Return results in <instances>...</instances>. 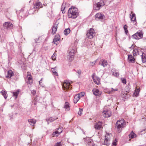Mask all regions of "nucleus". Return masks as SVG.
I'll return each mask as SVG.
<instances>
[{
    "mask_svg": "<svg viewBox=\"0 0 146 146\" xmlns=\"http://www.w3.org/2000/svg\"><path fill=\"white\" fill-rule=\"evenodd\" d=\"M67 55V59L69 62H71L73 60V46L71 44L68 48Z\"/></svg>",
    "mask_w": 146,
    "mask_h": 146,
    "instance_id": "nucleus-2",
    "label": "nucleus"
},
{
    "mask_svg": "<svg viewBox=\"0 0 146 146\" xmlns=\"http://www.w3.org/2000/svg\"><path fill=\"white\" fill-rule=\"evenodd\" d=\"M64 108L66 109L68 111L70 110V107L68 102H65V104L64 106Z\"/></svg>",
    "mask_w": 146,
    "mask_h": 146,
    "instance_id": "nucleus-29",
    "label": "nucleus"
},
{
    "mask_svg": "<svg viewBox=\"0 0 146 146\" xmlns=\"http://www.w3.org/2000/svg\"><path fill=\"white\" fill-rule=\"evenodd\" d=\"M96 62V61H95L94 62H90V63L93 66L95 64V63Z\"/></svg>",
    "mask_w": 146,
    "mask_h": 146,
    "instance_id": "nucleus-54",
    "label": "nucleus"
},
{
    "mask_svg": "<svg viewBox=\"0 0 146 146\" xmlns=\"http://www.w3.org/2000/svg\"><path fill=\"white\" fill-rule=\"evenodd\" d=\"M117 141L116 138H115L114 140L113 141L112 144L115 146H116L117 145Z\"/></svg>",
    "mask_w": 146,
    "mask_h": 146,
    "instance_id": "nucleus-39",
    "label": "nucleus"
},
{
    "mask_svg": "<svg viewBox=\"0 0 146 146\" xmlns=\"http://www.w3.org/2000/svg\"><path fill=\"white\" fill-rule=\"evenodd\" d=\"M52 72L56 76H58V74L57 72H56L55 71H53V70H52Z\"/></svg>",
    "mask_w": 146,
    "mask_h": 146,
    "instance_id": "nucleus-49",
    "label": "nucleus"
},
{
    "mask_svg": "<svg viewBox=\"0 0 146 146\" xmlns=\"http://www.w3.org/2000/svg\"><path fill=\"white\" fill-rule=\"evenodd\" d=\"M102 125V123L101 122H98L95 125H94V128L96 129L99 130L101 129Z\"/></svg>",
    "mask_w": 146,
    "mask_h": 146,
    "instance_id": "nucleus-20",
    "label": "nucleus"
},
{
    "mask_svg": "<svg viewBox=\"0 0 146 146\" xmlns=\"http://www.w3.org/2000/svg\"><path fill=\"white\" fill-rule=\"evenodd\" d=\"M99 64L101 65L104 67L107 66L108 62L107 61L105 60H104L102 61L101 60Z\"/></svg>",
    "mask_w": 146,
    "mask_h": 146,
    "instance_id": "nucleus-22",
    "label": "nucleus"
},
{
    "mask_svg": "<svg viewBox=\"0 0 146 146\" xmlns=\"http://www.w3.org/2000/svg\"><path fill=\"white\" fill-rule=\"evenodd\" d=\"M135 45L134 44L133 46V47H132V49H133L135 47Z\"/></svg>",
    "mask_w": 146,
    "mask_h": 146,
    "instance_id": "nucleus-61",
    "label": "nucleus"
},
{
    "mask_svg": "<svg viewBox=\"0 0 146 146\" xmlns=\"http://www.w3.org/2000/svg\"><path fill=\"white\" fill-rule=\"evenodd\" d=\"M56 54L54 53L52 56V58L53 60H54L56 59Z\"/></svg>",
    "mask_w": 146,
    "mask_h": 146,
    "instance_id": "nucleus-43",
    "label": "nucleus"
},
{
    "mask_svg": "<svg viewBox=\"0 0 146 146\" xmlns=\"http://www.w3.org/2000/svg\"><path fill=\"white\" fill-rule=\"evenodd\" d=\"M34 105H36V104H37V102H38L34 101Z\"/></svg>",
    "mask_w": 146,
    "mask_h": 146,
    "instance_id": "nucleus-56",
    "label": "nucleus"
},
{
    "mask_svg": "<svg viewBox=\"0 0 146 146\" xmlns=\"http://www.w3.org/2000/svg\"><path fill=\"white\" fill-rule=\"evenodd\" d=\"M43 48L46 50L48 49V46H44L43 47Z\"/></svg>",
    "mask_w": 146,
    "mask_h": 146,
    "instance_id": "nucleus-52",
    "label": "nucleus"
},
{
    "mask_svg": "<svg viewBox=\"0 0 146 146\" xmlns=\"http://www.w3.org/2000/svg\"><path fill=\"white\" fill-rule=\"evenodd\" d=\"M58 119V117H50L46 118V121H49L50 122H53L55 120H56Z\"/></svg>",
    "mask_w": 146,
    "mask_h": 146,
    "instance_id": "nucleus-25",
    "label": "nucleus"
},
{
    "mask_svg": "<svg viewBox=\"0 0 146 146\" xmlns=\"http://www.w3.org/2000/svg\"><path fill=\"white\" fill-rule=\"evenodd\" d=\"M80 98V96L79 94L76 95L74 98V103L76 104L79 100Z\"/></svg>",
    "mask_w": 146,
    "mask_h": 146,
    "instance_id": "nucleus-23",
    "label": "nucleus"
},
{
    "mask_svg": "<svg viewBox=\"0 0 146 146\" xmlns=\"http://www.w3.org/2000/svg\"><path fill=\"white\" fill-rule=\"evenodd\" d=\"M142 62L145 63L146 62V57L145 54L143 52H142V55L141 56Z\"/></svg>",
    "mask_w": 146,
    "mask_h": 146,
    "instance_id": "nucleus-30",
    "label": "nucleus"
},
{
    "mask_svg": "<svg viewBox=\"0 0 146 146\" xmlns=\"http://www.w3.org/2000/svg\"><path fill=\"white\" fill-rule=\"evenodd\" d=\"M96 34L95 32L94 29L92 28H91L87 32L86 36L88 38L92 39Z\"/></svg>",
    "mask_w": 146,
    "mask_h": 146,
    "instance_id": "nucleus-4",
    "label": "nucleus"
},
{
    "mask_svg": "<svg viewBox=\"0 0 146 146\" xmlns=\"http://www.w3.org/2000/svg\"><path fill=\"white\" fill-rule=\"evenodd\" d=\"M39 38H38V39L36 38L35 39V42L38 43L40 42V41L39 40Z\"/></svg>",
    "mask_w": 146,
    "mask_h": 146,
    "instance_id": "nucleus-51",
    "label": "nucleus"
},
{
    "mask_svg": "<svg viewBox=\"0 0 146 146\" xmlns=\"http://www.w3.org/2000/svg\"><path fill=\"white\" fill-rule=\"evenodd\" d=\"M130 88L129 87V86H125V90H126V92L128 93L130 90Z\"/></svg>",
    "mask_w": 146,
    "mask_h": 146,
    "instance_id": "nucleus-38",
    "label": "nucleus"
},
{
    "mask_svg": "<svg viewBox=\"0 0 146 146\" xmlns=\"http://www.w3.org/2000/svg\"><path fill=\"white\" fill-rule=\"evenodd\" d=\"M104 17V16L103 14H102L101 13H99L96 14L95 18V19L98 21L103 19Z\"/></svg>",
    "mask_w": 146,
    "mask_h": 146,
    "instance_id": "nucleus-9",
    "label": "nucleus"
},
{
    "mask_svg": "<svg viewBox=\"0 0 146 146\" xmlns=\"http://www.w3.org/2000/svg\"><path fill=\"white\" fill-rule=\"evenodd\" d=\"M79 15V13L78 9L74 7V19L76 18Z\"/></svg>",
    "mask_w": 146,
    "mask_h": 146,
    "instance_id": "nucleus-16",
    "label": "nucleus"
},
{
    "mask_svg": "<svg viewBox=\"0 0 146 146\" xmlns=\"http://www.w3.org/2000/svg\"><path fill=\"white\" fill-rule=\"evenodd\" d=\"M62 132V130H61V131H60V132H59L57 130L56 131L54 132L57 135H59L60 134V133Z\"/></svg>",
    "mask_w": 146,
    "mask_h": 146,
    "instance_id": "nucleus-48",
    "label": "nucleus"
},
{
    "mask_svg": "<svg viewBox=\"0 0 146 146\" xmlns=\"http://www.w3.org/2000/svg\"><path fill=\"white\" fill-rule=\"evenodd\" d=\"M92 77L95 84L97 85H99L100 84V79L99 77L96 76L94 77L93 75L92 76Z\"/></svg>",
    "mask_w": 146,
    "mask_h": 146,
    "instance_id": "nucleus-12",
    "label": "nucleus"
},
{
    "mask_svg": "<svg viewBox=\"0 0 146 146\" xmlns=\"http://www.w3.org/2000/svg\"><path fill=\"white\" fill-rule=\"evenodd\" d=\"M134 46V44H133L131 46L129 47V48L130 49H132V47H133V46Z\"/></svg>",
    "mask_w": 146,
    "mask_h": 146,
    "instance_id": "nucleus-58",
    "label": "nucleus"
},
{
    "mask_svg": "<svg viewBox=\"0 0 146 146\" xmlns=\"http://www.w3.org/2000/svg\"><path fill=\"white\" fill-rule=\"evenodd\" d=\"M121 80L122 82L124 84H126V80L125 78H121Z\"/></svg>",
    "mask_w": 146,
    "mask_h": 146,
    "instance_id": "nucleus-41",
    "label": "nucleus"
},
{
    "mask_svg": "<svg viewBox=\"0 0 146 146\" xmlns=\"http://www.w3.org/2000/svg\"><path fill=\"white\" fill-rule=\"evenodd\" d=\"M3 25L5 29H12L13 27V24L9 22H5Z\"/></svg>",
    "mask_w": 146,
    "mask_h": 146,
    "instance_id": "nucleus-7",
    "label": "nucleus"
},
{
    "mask_svg": "<svg viewBox=\"0 0 146 146\" xmlns=\"http://www.w3.org/2000/svg\"><path fill=\"white\" fill-rule=\"evenodd\" d=\"M56 67H55L54 68H52V70H53V71H55V70H56Z\"/></svg>",
    "mask_w": 146,
    "mask_h": 146,
    "instance_id": "nucleus-57",
    "label": "nucleus"
},
{
    "mask_svg": "<svg viewBox=\"0 0 146 146\" xmlns=\"http://www.w3.org/2000/svg\"><path fill=\"white\" fill-rule=\"evenodd\" d=\"M111 90H110L109 91L108 93L110 94H112L113 92H115V91H117L118 90V89L117 88L114 89L113 88H111Z\"/></svg>",
    "mask_w": 146,
    "mask_h": 146,
    "instance_id": "nucleus-37",
    "label": "nucleus"
},
{
    "mask_svg": "<svg viewBox=\"0 0 146 146\" xmlns=\"http://www.w3.org/2000/svg\"><path fill=\"white\" fill-rule=\"evenodd\" d=\"M72 9H73V6H71L68 11V16L69 18H73V17H72L73 16V10Z\"/></svg>",
    "mask_w": 146,
    "mask_h": 146,
    "instance_id": "nucleus-14",
    "label": "nucleus"
},
{
    "mask_svg": "<svg viewBox=\"0 0 146 146\" xmlns=\"http://www.w3.org/2000/svg\"><path fill=\"white\" fill-rule=\"evenodd\" d=\"M19 90H17V91L13 92V96L15 97V99H16L17 98L19 95Z\"/></svg>",
    "mask_w": 146,
    "mask_h": 146,
    "instance_id": "nucleus-32",
    "label": "nucleus"
},
{
    "mask_svg": "<svg viewBox=\"0 0 146 146\" xmlns=\"http://www.w3.org/2000/svg\"><path fill=\"white\" fill-rule=\"evenodd\" d=\"M59 24V22L57 21L54 23L52 27V34L53 35L56 34L57 28V26Z\"/></svg>",
    "mask_w": 146,
    "mask_h": 146,
    "instance_id": "nucleus-8",
    "label": "nucleus"
},
{
    "mask_svg": "<svg viewBox=\"0 0 146 146\" xmlns=\"http://www.w3.org/2000/svg\"><path fill=\"white\" fill-rule=\"evenodd\" d=\"M72 83V82L71 81L70 82L69 81L67 80L64 81V84L65 86H63L62 87L64 88V89L66 91L71 90L72 88V85H71V83Z\"/></svg>",
    "mask_w": 146,
    "mask_h": 146,
    "instance_id": "nucleus-5",
    "label": "nucleus"
},
{
    "mask_svg": "<svg viewBox=\"0 0 146 146\" xmlns=\"http://www.w3.org/2000/svg\"><path fill=\"white\" fill-rule=\"evenodd\" d=\"M74 71H75L76 73V74L77 75L78 77H80V76L81 74L82 71L80 70H74Z\"/></svg>",
    "mask_w": 146,
    "mask_h": 146,
    "instance_id": "nucleus-34",
    "label": "nucleus"
},
{
    "mask_svg": "<svg viewBox=\"0 0 146 146\" xmlns=\"http://www.w3.org/2000/svg\"><path fill=\"white\" fill-rule=\"evenodd\" d=\"M54 146H62L61 143L60 142H57Z\"/></svg>",
    "mask_w": 146,
    "mask_h": 146,
    "instance_id": "nucleus-44",
    "label": "nucleus"
},
{
    "mask_svg": "<svg viewBox=\"0 0 146 146\" xmlns=\"http://www.w3.org/2000/svg\"><path fill=\"white\" fill-rule=\"evenodd\" d=\"M42 82H41V80H40L39 81V84H40Z\"/></svg>",
    "mask_w": 146,
    "mask_h": 146,
    "instance_id": "nucleus-60",
    "label": "nucleus"
},
{
    "mask_svg": "<svg viewBox=\"0 0 146 146\" xmlns=\"http://www.w3.org/2000/svg\"><path fill=\"white\" fill-rule=\"evenodd\" d=\"M0 93H1V94L4 96L5 99H6L8 97L7 92L5 90H2Z\"/></svg>",
    "mask_w": 146,
    "mask_h": 146,
    "instance_id": "nucleus-27",
    "label": "nucleus"
},
{
    "mask_svg": "<svg viewBox=\"0 0 146 146\" xmlns=\"http://www.w3.org/2000/svg\"><path fill=\"white\" fill-rule=\"evenodd\" d=\"M113 75L115 76L118 77L119 75V74L118 72L115 71L113 72Z\"/></svg>",
    "mask_w": 146,
    "mask_h": 146,
    "instance_id": "nucleus-40",
    "label": "nucleus"
},
{
    "mask_svg": "<svg viewBox=\"0 0 146 146\" xmlns=\"http://www.w3.org/2000/svg\"><path fill=\"white\" fill-rule=\"evenodd\" d=\"M52 135L53 137H57L58 136V135H57L54 132L52 133Z\"/></svg>",
    "mask_w": 146,
    "mask_h": 146,
    "instance_id": "nucleus-50",
    "label": "nucleus"
},
{
    "mask_svg": "<svg viewBox=\"0 0 146 146\" xmlns=\"http://www.w3.org/2000/svg\"><path fill=\"white\" fill-rule=\"evenodd\" d=\"M129 137L130 138L133 139L136 137V135L133 133V131H132L130 133L129 135Z\"/></svg>",
    "mask_w": 146,
    "mask_h": 146,
    "instance_id": "nucleus-31",
    "label": "nucleus"
},
{
    "mask_svg": "<svg viewBox=\"0 0 146 146\" xmlns=\"http://www.w3.org/2000/svg\"><path fill=\"white\" fill-rule=\"evenodd\" d=\"M42 7V4L41 2L36 1L35 4L34 5V8L35 9H38L39 8H41Z\"/></svg>",
    "mask_w": 146,
    "mask_h": 146,
    "instance_id": "nucleus-19",
    "label": "nucleus"
},
{
    "mask_svg": "<svg viewBox=\"0 0 146 146\" xmlns=\"http://www.w3.org/2000/svg\"><path fill=\"white\" fill-rule=\"evenodd\" d=\"M36 91L35 90H33L31 91V94L35 96L36 94Z\"/></svg>",
    "mask_w": 146,
    "mask_h": 146,
    "instance_id": "nucleus-45",
    "label": "nucleus"
},
{
    "mask_svg": "<svg viewBox=\"0 0 146 146\" xmlns=\"http://www.w3.org/2000/svg\"><path fill=\"white\" fill-rule=\"evenodd\" d=\"M9 117L10 118V120H12L13 119V115H9Z\"/></svg>",
    "mask_w": 146,
    "mask_h": 146,
    "instance_id": "nucleus-53",
    "label": "nucleus"
},
{
    "mask_svg": "<svg viewBox=\"0 0 146 146\" xmlns=\"http://www.w3.org/2000/svg\"><path fill=\"white\" fill-rule=\"evenodd\" d=\"M145 130H146V127L143 130H142L141 131V132H143V131H145Z\"/></svg>",
    "mask_w": 146,
    "mask_h": 146,
    "instance_id": "nucleus-59",
    "label": "nucleus"
},
{
    "mask_svg": "<svg viewBox=\"0 0 146 146\" xmlns=\"http://www.w3.org/2000/svg\"><path fill=\"white\" fill-rule=\"evenodd\" d=\"M60 129V130H61V129L60 128H57V130H59V129Z\"/></svg>",
    "mask_w": 146,
    "mask_h": 146,
    "instance_id": "nucleus-63",
    "label": "nucleus"
},
{
    "mask_svg": "<svg viewBox=\"0 0 146 146\" xmlns=\"http://www.w3.org/2000/svg\"><path fill=\"white\" fill-rule=\"evenodd\" d=\"M70 32V30L69 28L65 29L64 31V33L65 35H67Z\"/></svg>",
    "mask_w": 146,
    "mask_h": 146,
    "instance_id": "nucleus-33",
    "label": "nucleus"
},
{
    "mask_svg": "<svg viewBox=\"0 0 146 146\" xmlns=\"http://www.w3.org/2000/svg\"><path fill=\"white\" fill-rule=\"evenodd\" d=\"M126 122L123 119L117 120L115 125V127L119 133L121 132L126 126Z\"/></svg>",
    "mask_w": 146,
    "mask_h": 146,
    "instance_id": "nucleus-1",
    "label": "nucleus"
},
{
    "mask_svg": "<svg viewBox=\"0 0 146 146\" xmlns=\"http://www.w3.org/2000/svg\"><path fill=\"white\" fill-rule=\"evenodd\" d=\"M47 122V124L48 125L49 123V122H50V121H46Z\"/></svg>",
    "mask_w": 146,
    "mask_h": 146,
    "instance_id": "nucleus-62",
    "label": "nucleus"
},
{
    "mask_svg": "<svg viewBox=\"0 0 146 146\" xmlns=\"http://www.w3.org/2000/svg\"><path fill=\"white\" fill-rule=\"evenodd\" d=\"M36 120L33 119H30L28 120V121L29 124L32 126L34 125L36 122Z\"/></svg>",
    "mask_w": 146,
    "mask_h": 146,
    "instance_id": "nucleus-28",
    "label": "nucleus"
},
{
    "mask_svg": "<svg viewBox=\"0 0 146 146\" xmlns=\"http://www.w3.org/2000/svg\"><path fill=\"white\" fill-rule=\"evenodd\" d=\"M60 39V36L59 34H57L55 36L54 38L53 39L52 42L57 45V44L56 42L59 41Z\"/></svg>",
    "mask_w": 146,
    "mask_h": 146,
    "instance_id": "nucleus-17",
    "label": "nucleus"
},
{
    "mask_svg": "<svg viewBox=\"0 0 146 146\" xmlns=\"http://www.w3.org/2000/svg\"><path fill=\"white\" fill-rule=\"evenodd\" d=\"M82 111V109L79 108V111L78 112V115H81Z\"/></svg>",
    "mask_w": 146,
    "mask_h": 146,
    "instance_id": "nucleus-42",
    "label": "nucleus"
},
{
    "mask_svg": "<svg viewBox=\"0 0 146 146\" xmlns=\"http://www.w3.org/2000/svg\"><path fill=\"white\" fill-rule=\"evenodd\" d=\"M109 135L108 134L107 135L105 136V138L104 142V145L108 146L110 144V139L109 138H108V137L109 136Z\"/></svg>",
    "mask_w": 146,
    "mask_h": 146,
    "instance_id": "nucleus-15",
    "label": "nucleus"
},
{
    "mask_svg": "<svg viewBox=\"0 0 146 146\" xmlns=\"http://www.w3.org/2000/svg\"><path fill=\"white\" fill-rule=\"evenodd\" d=\"M93 94L97 97H100L101 94V92L98 89L94 88L92 90Z\"/></svg>",
    "mask_w": 146,
    "mask_h": 146,
    "instance_id": "nucleus-11",
    "label": "nucleus"
},
{
    "mask_svg": "<svg viewBox=\"0 0 146 146\" xmlns=\"http://www.w3.org/2000/svg\"><path fill=\"white\" fill-rule=\"evenodd\" d=\"M143 33L142 31H139L133 35L131 37L134 39L138 40L143 38Z\"/></svg>",
    "mask_w": 146,
    "mask_h": 146,
    "instance_id": "nucleus-3",
    "label": "nucleus"
},
{
    "mask_svg": "<svg viewBox=\"0 0 146 146\" xmlns=\"http://www.w3.org/2000/svg\"><path fill=\"white\" fill-rule=\"evenodd\" d=\"M82 131H83V133H84V134H85V133H84V131H83V129H82Z\"/></svg>",
    "mask_w": 146,
    "mask_h": 146,
    "instance_id": "nucleus-64",
    "label": "nucleus"
},
{
    "mask_svg": "<svg viewBox=\"0 0 146 146\" xmlns=\"http://www.w3.org/2000/svg\"><path fill=\"white\" fill-rule=\"evenodd\" d=\"M123 28L125 30V32L126 35H127L128 33V31L127 29V26L126 25H125L123 27Z\"/></svg>",
    "mask_w": 146,
    "mask_h": 146,
    "instance_id": "nucleus-35",
    "label": "nucleus"
},
{
    "mask_svg": "<svg viewBox=\"0 0 146 146\" xmlns=\"http://www.w3.org/2000/svg\"><path fill=\"white\" fill-rule=\"evenodd\" d=\"M133 55L134 56H135L137 55L138 53V51L137 49L135 48L133 50Z\"/></svg>",
    "mask_w": 146,
    "mask_h": 146,
    "instance_id": "nucleus-36",
    "label": "nucleus"
},
{
    "mask_svg": "<svg viewBox=\"0 0 146 146\" xmlns=\"http://www.w3.org/2000/svg\"><path fill=\"white\" fill-rule=\"evenodd\" d=\"M104 5L105 3L104 0H101L96 5H94V9L97 11L102 6H104Z\"/></svg>",
    "mask_w": 146,
    "mask_h": 146,
    "instance_id": "nucleus-6",
    "label": "nucleus"
},
{
    "mask_svg": "<svg viewBox=\"0 0 146 146\" xmlns=\"http://www.w3.org/2000/svg\"><path fill=\"white\" fill-rule=\"evenodd\" d=\"M27 83L30 84H31L33 83L32 80V77L31 75V74L27 75Z\"/></svg>",
    "mask_w": 146,
    "mask_h": 146,
    "instance_id": "nucleus-21",
    "label": "nucleus"
},
{
    "mask_svg": "<svg viewBox=\"0 0 146 146\" xmlns=\"http://www.w3.org/2000/svg\"><path fill=\"white\" fill-rule=\"evenodd\" d=\"M63 3L62 4V5L61 10V11H62V13H65V12L64 11V8H63V7H62L63 6Z\"/></svg>",
    "mask_w": 146,
    "mask_h": 146,
    "instance_id": "nucleus-46",
    "label": "nucleus"
},
{
    "mask_svg": "<svg viewBox=\"0 0 146 146\" xmlns=\"http://www.w3.org/2000/svg\"><path fill=\"white\" fill-rule=\"evenodd\" d=\"M140 91V89L139 88H137L135 89V92L133 94V96L137 97L139 94V93Z\"/></svg>",
    "mask_w": 146,
    "mask_h": 146,
    "instance_id": "nucleus-26",
    "label": "nucleus"
},
{
    "mask_svg": "<svg viewBox=\"0 0 146 146\" xmlns=\"http://www.w3.org/2000/svg\"><path fill=\"white\" fill-rule=\"evenodd\" d=\"M102 114L105 117H108L110 116V111L109 110H105L103 111Z\"/></svg>",
    "mask_w": 146,
    "mask_h": 146,
    "instance_id": "nucleus-10",
    "label": "nucleus"
},
{
    "mask_svg": "<svg viewBox=\"0 0 146 146\" xmlns=\"http://www.w3.org/2000/svg\"><path fill=\"white\" fill-rule=\"evenodd\" d=\"M128 59L129 61L133 63L135 61V59L133 57L131 54L128 55Z\"/></svg>",
    "mask_w": 146,
    "mask_h": 146,
    "instance_id": "nucleus-24",
    "label": "nucleus"
},
{
    "mask_svg": "<svg viewBox=\"0 0 146 146\" xmlns=\"http://www.w3.org/2000/svg\"><path fill=\"white\" fill-rule=\"evenodd\" d=\"M130 15V16L131 17V21L132 22H133V23H135L134 24L135 25L137 23L135 14L134 13H133L132 12H131Z\"/></svg>",
    "mask_w": 146,
    "mask_h": 146,
    "instance_id": "nucleus-13",
    "label": "nucleus"
},
{
    "mask_svg": "<svg viewBox=\"0 0 146 146\" xmlns=\"http://www.w3.org/2000/svg\"><path fill=\"white\" fill-rule=\"evenodd\" d=\"M38 97H39V96H38V95H36V97L35 98H34L33 101L38 102Z\"/></svg>",
    "mask_w": 146,
    "mask_h": 146,
    "instance_id": "nucleus-47",
    "label": "nucleus"
},
{
    "mask_svg": "<svg viewBox=\"0 0 146 146\" xmlns=\"http://www.w3.org/2000/svg\"><path fill=\"white\" fill-rule=\"evenodd\" d=\"M14 74L13 72L11 70L7 71V75L6 76V77L7 78H10L12 76H14Z\"/></svg>",
    "mask_w": 146,
    "mask_h": 146,
    "instance_id": "nucleus-18",
    "label": "nucleus"
},
{
    "mask_svg": "<svg viewBox=\"0 0 146 146\" xmlns=\"http://www.w3.org/2000/svg\"><path fill=\"white\" fill-rule=\"evenodd\" d=\"M84 93L83 92H81L80 93V94H79V95H81H81H82V96H84Z\"/></svg>",
    "mask_w": 146,
    "mask_h": 146,
    "instance_id": "nucleus-55",
    "label": "nucleus"
}]
</instances>
